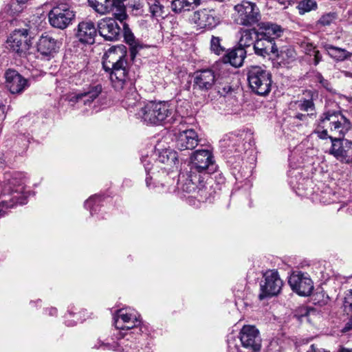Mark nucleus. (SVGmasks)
Here are the masks:
<instances>
[{"instance_id":"1","label":"nucleus","mask_w":352,"mask_h":352,"mask_svg":"<svg viewBox=\"0 0 352 352\" xmlns=\"http://www.w3.org/2000/svg\"><path fill=\"white\" fill-rule=\"evenodd\" d=\"M126 50L124 46L110 47L103 56V68L109 72V78L115 89H120L130 77L126 60Z\"/></svg>"},{"instance_id":"2","label":"nucleus","mask_w":352,"mask_h":352,"mask_svg":"<svg viewBox=\"0 0 352 352\" xmlns=\"http://www.w3.org/2000/svg\"><path fill=\"white\" fill-rule=\"evenodd\" d=\"M351 127L350 120L340 111H327L318 120L313 133L321 140H327L331 135L344 138Z\"/></svg>"},{"instance_id":"3","label":"nucleus","mask_w":352,"mask_h":352,"mask_svg":"<svg viewBox=\"0 0 352 352\" xmlns=\"http://www.w3.org/2000/svg\"><path fill=\"white\" fill-rule=\"evenodd\" d=\"M135 115L147 124H173L177 121V118L174 117L173 109L169 103L164 101H149L140 107Z\"/></svg>"},{"instance_id":"4","label":"nucleus","mask_w":352,"mask_h":352,"mask_svg":"<svg viewBox=\"0 0 352 352\" xmlns=\"http://www.w3.org/2000/svg\"><path fill=\"white\" fill-rule=\"evenodd\" d=\"M27 194L24 181L19 174H14L7 179L0 197V216L17 204H25Z\"/></svg>"},{"instance_id":"5","label":"nucleus","mask_w":352,"mask_h":352,"mask_svg":"<svg viewBox=\"0 0 352 352\" xmlns=\"http://www.w3.org/2000/svg\"><path fill=\"white\" fill-rule=\"evenodd\" d=\"M282 28L275 23H262L258 30L256 39L252 49L259 56L266 57L277 52L275 39L281 36Z\"/></svg>"},{"instance_id":"6","label":"nucleus","mask_w":352,"mask_h":352,"mask_svg":"<svg viewBox=\"0 0 352 352\" xmlns=\"http://www.w3.org/2000/svg\"><path fill=\"white\" fill-rule=\"evenodd\" d=\"M247 78L252 91L258 96H267L272 88V74L260 66H251L248 68Z\"/></svg>"},{"instance_id":"7","label":"nucleus","mask_w":352,"mask_h":352,"mask_svg":"<svg viewBox=\"0 0 352 352\" xmlns=\"http://www.w3.org/2000/svg\"><path fill=\"white\" fill-rule=\"evenodd\" d=\"M76 12L67 3H60L54 6L48 13L50 25L56 28L64 30L74 20Z\"/></svg>"},{"instance_id":"8","label":"nucleus","mask_w":352,"mask_h":352,"mask_svg":"<svg viewBox=\"0 0 352 352\" xmlns=\"http://www.w3.org/2000/svg\"><path fill=\"white\" fill-rule=\"evenodd\" d=\"M234 21L241 25L249 26L256 23L261 18L260 11L256 3L243 1L234 8Z\"/></svg>"},{"instance_id":"9","label":"nucleus","mask_w":352,"mask_h":352,"mask_svg":"<svg viewBox=\"0 0 352 352\" xmlns=\"http://www.w3.org/2000/svg\"><path fill=\"white\" fill-rule=\"evenodd\" d=\"M29 33V30L26 28L14 30L7 38V48L20 56H25L32 45Z\"/></svg>"},{"instance_id":"10","label":"nucleus","mask_w":352,"mask_h":352,"mask_svg":"<svg viewBox=\"0 0 352 352\" xmlns=\"http://www.w3.org/2000/svg\"><path fill=\"white\" fill-rule=\"evenodd\" d=\"M190 171L193 174L211 173L215 170L212 153L206 149L197 150L190 157Z\"/></svg>"},{"instance_id":"11","label":"nucleus","mask_w":352,"mask_h":352,"mask_svg":"<svg viewBox=\"0 0 352 352\" xmlns=\"http://www.w3.org/2000/svg\"><path fill=\"white\" fill-rule=\"evenodd\" d=\"M283 285V282L276 270L266 271L260 283V294L258 298L263 300L265 298L278 295Z\"/></svg>"},{"instance_id":"12","label":"nucleus","mask_w":352,"mask_h":352,"mask_svg":"<svg viewBox=\"0 0 352 352\" xmlns=\"http://www.w3.org/2000/svg\"><path fill=\"white\" fill-rule=\"evenodd\" d=\"M133 332H119L117 342H104L98 340L99 345H95L94 347L102 348L104 350H112L119 352H136L137 346L133 339Z\"/></svg>"},{"instance_id":"13","label":"nucleus","mask_w":352,"mask_h":352,"mask_svg":"<svg viewBox=\"0 0 352 352\" xmlns=\"http://www.w3.org/2000/svg\"><path fill=\"white\" fill-rule=\"evenodd\" d=\"M239 338L242 346L249 352H259L262 339L258 329L253 325H244L240 331Z\"/></svg>"},{"instance_id":"14","label":"nucleus","mask_w":352,"mask_h":352,"mask_svg":"<svg viewBox=\"0 0 352 352\" xmlns=\"http://www.w3.org/2000/svg\"><path fill=\"white\" fill-rule=\"evenodd\" d=\"M329 139L331 142L329 154L342 163H352V142L344 138H332V135Z\"/></svg>"},{"instance_id":"15","label":"nucleus","mask_w":352,"mask_h":352,"mask_svg":"<svg viewBox=\"0 0 352 352\" xmlns=\"http://www.w3.org/2000/svg\"><path fill=\"white\" fill-rule=\"evenodd\" d=\"M292 291L299 296H308L314 290V283L309 276L301 272H293L288 280Z\"/></svg>"},{"instance_id":"16","label":"nucleus","mask_w":352,"mask_h":352,"mask_svg":"<svg viewBox=\"0 0 352 352\" xmlns=\"http://www.w3.org/2000/svg\"><path fill=\"white\" fill-rule=\"evenodd\" d=\"M190 21L200 29H212L220 23V19L215 11L210 9H200L195 11L192 14Z\"/></svg>"},{"instance_id":"17","label":"nucleus","mask_w":352,"mask_h":352,"mask_svg":"<svg viewBox=\"0 0 352 352\" xmlns=\"http://www.w3.org/2000/svg\"><path fill=\"white\" fill-rule=\"evenodd\" d=\"M6 86L12 94H20L30 86L28 79L14 69H8L5 73Z\"/></svg>"},{"instance_id":"18","label":"nucleus","mask_w":352,"mask_h":352,"mask_svg":"<svg viewBox=\"0 0 352 352\" xmlns=\"http://www.w3.org/2000/svg\"><path fill=\"white\" fill-rule=\"evenodd\" d=\"M217 80L214 66L210 69L197 71L194 76V86L201 91H206L211 89Z\"/></svg>"},{"instance_id":"19","label":"nucleus","mask_w":352,"mask_h":352,"mask_svg":"<svg viewBox=\"0 0 352 352\" xmlns=\"http://www.w3.org/2000/svg\"><path fill=\"white\" fill-rule=\"evenodd\" d=\"M100 35L107 41H117L120 36L121 28L113 18L102 19L98 23Z\"/></svg>"},{"instance_id":"20","label":"nucleus","mask_w":352,"mask_h":352,"mask_svg":"<svg viewBox=\"0 0 352 352\" xmlns=\"http://www.w3.org/2000/svg\"><path fill=\"white\" fill-rule=\"evenodd\" d=\"M102 90V88L100 85L89 86L86 89H84L82 92L71 96L69 102H71L72 105L77 103L78 107L82 105L90 107L101 94Z\"/></svg>"},{"instance_id":"21","label":"nucleus","mask_w":352,"mask_h":352,"mask_svg":"<svg viewBox=\"0 0 352 352\" xmlns=\"http://www.w3.org/2000/svg\"><path fill=\"white\" fill-rule=\"evenodd\" d=\"M127 81L129 82H125L122 87L120 89H116L117 91H121L124 89H126L128 91L125 94L124 98L122 101V106L132 111V109L138 107V106L140 105V99L141 97L140 94L137 92L136 89L134 86V80L131 78V77H128Z\"/></svg>"},{"instance_id":"22","label":"nucleus","mask_w":352,"mask_h":352,"mask_svg":"<svg viewBox=\"0 0 352 352\" xmlns=\"http://www.w3.org/2000/svg\"><path fill=\"white\" fill-rule=\"evenodd\" d=\"M96 35L97 29L91 21H83L78 23L76 36L80 43L93 44Z\"/></svg>"},{"instance_id":"23","label":"nucleus","mask_w":352,"mask_h":352,"mask_svg":"<svg viewBox=\"0 0 352 352\" xmlns=\"http://www.w3.org/2000/svg\"><path fill=\"white\" fill-rule=\"evenodd\" d=\"M198 142L197 133L193 129L180 131L176 138V146L181 151L193 149Z\"/></svg>"},{"instance_id":"24","label":"nucleus","mask_w":352,"mask_h":352,"mask_svg":"<svg viewBox=\"0 0 352 352\" xmlns=\"http://www.w3.org/2000/svg\"><path fill=\"white\" fill-rule=\"evenodd\" d=\"M201 178V175L193 174L189 170L186 173H181L178 180L182 183L181 188L184 192L194 193L196 192Z\"/></svg>"},{"instance_id":"25","label":"nucleus","mask_w":352,"mask_h":352,"mask_svg":"<svg viewBox=\"0 0 352 352\" xmlns=\"http://www.w3.org/2000/svg\"><path fill=\"white\" fill-rule=\"evenodd\" d=\"M57 41L48 34H43L37 43V50L43 56L50 58L56 52Z\"/></svg>"},{"instance_id":"26","label":"nucleus","mask_w":352,"mask_h":352,"mask_svg":"<svg viewBox=\"0 0 352 352\" xmlns=\"http://www.w3.org/2000/svg\"><path fill=\"white\" fill-rule=\"evenodd\" d=\"M178 162V156L176 151L170 148H166L159 152L158 157L155 161L157 164L165 165L162 169L170 170L175 166Z\"/></svg>"},{"instance_id":"27","label":"nucleus","mask_w":352,"mask_h":352,"mask_svg":"<svg viewBox=\"0 0 352 352\" xmlns=\"http://www.w3.org/2000/svg\"><path fill=\"white\" fill-rule=\"evenodd\" d=\"M322 47L325 50L327 54L337 62L350 60L352 57V52L342 47H336L329 43H323Z\"/></svg>"},{"instance_id":"28","label":"nucleus","mask_w":352,"mask_h":352,"mask_svg":"<svg viewBox=\"0 0 352 352\" xmlns=\"http://www.w3.org/2000/svg\"><path fill=\"white\" fill-rule=\"evenodd\" d=\"M248 50L243 47H237L227 53L223 58L224 63H230L235 67H239L243 65Z\"/></svg>"},{"instance_id":"29","label":"nucleus","mask_w":352,"mask_h":352,"mask_svg":"<svg viewBox=\"0 0 352 352\" xmlns=\"http://www.w3.org/2000/svg\"><path fill=\"white\" fill-rule=\"evenodd\" d=\"M201 0H173L170 8L173 12L176 14L182 12L189 11L195 7L199 6Z\"/></svg>"},{"instance_id":"30","label":"nucleus","mask_w":352,"mask_h":352,"mask_svg":"<svg viewBox=\"0 0 352 352\" xmlns=\"http://www.w3.org/2000/svg\"><path fill=\"white\" fill-rule=\"evenodd\" d=\"M258 31L255 29H247L241 31V37L239 41V47L248 50L252 45H254Z\"/></svg>"},{"instance_id":"31","label":"nucleus","mask_w":352,"mask_h":352,"mask_svg":"<svg viewBox=\"0 0 352 352\" xmlns=\"http://www.w3.org/2000/svg\"><path fill=\"white\" fill-rule=\"evenodd\" d=\"M123 34L126 43L129 44L131 48V54L133 56L135 54L138 50L142 48V45L139 41L135 39L133 34L126 23L123 24Z\"/></svg>"},{"instance_id":"32","label":"nucleus","mask_w":352,"mask_h":352,"mask_svg":"<svg viewBox=\"0 0 352 352\" xmlns=\"http://www.w3.org/2000/svg\"><path fill=\"white\" fill-rule=\"evenodd\" d=\"M149 11L153 17L164 18L167 16V10L160 0H148Z\"/></svg>"},{"instance_id":"33","label":"nucleus","mask_w":352,"mask_h":352,"mask_svg":"<svg viewBox=\"0 0 352 352\" xmlns=\"http://www.w3.org/2000/svg\"><path fill=\"white\" fill-rule=\"evenodd\" d=\"M90 7L100 14H106L111 11L112 0H88Z\"/></svg>"},{"instance_id":"34","label":"nucleus","mask_w":352,"mask_h":352,"mask_svg":"<svg viewBox=\"0 0 352 352\" xmlns=\"http://www.w3.org/2000/svg\"><path fill=\"white\" fill-rule=\"evenodd\" d=\"M136 315L137 314L129 311L127 309H120L117 310L113 316L115 327L116 328H123V326L121 325L131 319L132 316Z\"/></svg>"},{"instance_id":"35","label":"nucleus","mask_w":352,"mask_h":352,"mask_svg":"<svg viewBox=\"0 0 352 352\" xmlns=\"http://www.w3.org/2000/svg\"><path fill=\"white\" fill-rule=\"evenodd\" d=\"M274 54H276L285 65L293 63L296 58V52L294 49L291 47H284L280 50V53L277 51Z\"/></svg>"},{"instance_id":"36","label":"nucleus","mask_w":352,"mask_h":352,"mask_svg":"<svg viewBox=\"0 0 352 352\" xmlns=\"http://www.w3.org/2000/svg\"><path fill=\"white\" fill-rule=\"evenodd\" d=\"M29 0H14L6 6V11L10 15L18 14L21 12Z\"/></svg>"},{"instance_id":"37","label":"nucleus","mask_w":352,"mask_h":352,"mask_svg":"<svg viewBox=\"0 0 352 352\" xmlns=\"http://www.w3.org/2000/svg\"><path fill=\"white\" fill-rule=\"evenodd\" d=\"M296 8L300 15L307 12L316 10L318 8V4L314 0H302L298 2Z\"/></svg>"},{"instance_id":"38","label":"nucleus","mask_w":352,"mask_h":352,"mask_svg":"<svg viewBox=\"0 0 352 352\" xmlns=\"http://www.w3.org/2000/svg\"><path fill=\"white\" fill-rule=\"evenodd\" d=\"M296 109L309 113L310 116L314 114L315 106L311 99L300 100L296 102Z\"/></svg>"},{"instance_id":"39","label":"nucleus","mask_w":352,"mask_h":352,"mask_svg":"<svg viewBox=\"0 0 352 352\" xmlns=\"http://www.w3.org/2000/svg\"><path fill=\"white\" fill-rule=\"evenodd\" d=\"M102 201V197L99 195H94L90 197L85 202V208L90 210V213L93 215L96 212L98 206Z\"/></svg>"},{"instance_id":"40","label":"nucleus","mask_w":352,"mask_h":352,"mask_svg":"<svg viewBox=\"0 0 352 352\" xmlns=\"http://www.w3.org/2000/svg\"><path fill=\"white\" fill-rule=\"evenodd\" d=\"M194 193L195 194V197L198 199L199 201H206L209 199L208 188L204 184L203 178H201V182L198 185V188Z\"/></svg>"},{"instance_id":"41","label":"nucleus","mask_w":352,"mask_h":352,"mask_svg":"<svg viewBox=\"0 0 352 352\" xmlns=\"http://www.w3.org/2000/svg\"><path fill=\"white\" fill-rule=\"evenodd\" d=\"M141 323L140 316L136 315L135 316H132L131 319H130L126 322L124 323L121 326H123V328H116L120 330H130L133 328L138 327Z\"/></svg>"},{"instance_id":"42","label":"nucleus","mask_w":352,"mask_h":352,"mask_svg":"<svg viewBox=\"0 0 352 352\" xmlns=\"http://www.w3.org/2000/svg\"><path fill=\"white\" fill-rule=\"evenodd\" d=\"M210 49L217 54H220L224 52L225 48L221 45V38L218 36H212L210 41Z\"/></svg>"},{"instance_id":"43","label":"nucleus","mask_w":352,"mask_h":352,"mask_svg":"<svg viewBox=\"0 0 352 352\" xmlns=\"http://www.w3.org/2000/svg\"><path fill=\"white\" fill-rule=\"evenodd\" d=\"M337 19V15L335 12H329L321 16L319 19L318 23L322 25H329Z\"/></svg>"},{"instance_id":"44","label":"nucleus","mask_w":352,"mask_h":352,"mask_svg":"<svg viewBox=\"0 0 352 352\" xmlns=\"http://www.w3.org/2000/svg\"><path fill=\"white\" fill-rule=\"evenodd\" d=\"M344 311L349 314L352 311V289L347 291L343 300Z\"/></svg>"},{"instance_id":"45","label":"nucleus","mask_w":352,"mask_h":352,"mask_svg":"<svg viewBox=\"0 0 352 352\" xmlns=\"http://www.w3.org/2000/svg\"><path fill=\"white\" fill-rule=\"evenodd\" d=\"M114 19L117 21H119L120 23L123 25L124 23H126L124 21L127 18V14L125 10V8L123 7H120L118 9L117 12H114Z\"/></svg>"},{"instance_id":"46","label":"nucleus","mask_w":352,"mask_h":352,"mask_svg":"<svg viewBox=\"0 0 352 352\" xmlns=\"http://www.w3.org/2000/svg\"><path fill=\"white\" fill-rule=\"evenodd\" d=\"M129 6L133 10H135L137 11L141 10L144 6V1L143 0H131L129 3Z\"/></svg>"},{"instance_id":"47","label":"nucleus","mask_w":352,"mask_h":352,"mask_svg":"<svg viewBox=\"0 0 352 352\" xmlns=\"http://www.w3.org/2000/svg\"><path fill=\"white\" fill-rule=\"evenodd\" d=\"M141 160H142V163L143 164V165L144 166L146 172L148 174L151 170V167L150 166V165L151 164V162H152L151 157H148V155L144 156V157H142Z\"/></svg>"},{"instance_id":"48","label":"nucleus","mask_w":352,"mask_h":352,"mask_svg":"<svg viewBox=\"0 0 352 352\" xmlns=\"http://www.w3.org/2000/svg\"><path fill=\"white\" fill-rule=\"evenodd\" d=\"M309 179H302V182H298L294 181L293 177H292L290 183L293 186L294 188H296L298 190H300L301 189H304L303 184L304 183L309 182Z\"/></svg>"},{"instance_id":"49","label":"nucleus","mask_w":352,"mask_h":352,"mask_svg":"<svg viewBox=\"0 0 352 352\" xmlns=\"http://www.w3.org/2000/svg\"><path fill=\"white\" fill-rule=\"evenodd\" d=\"M228 344L229 352H240L239 347L235 344L234 340H228Z\"/></svg>"},{"instance_id":"50","label":"nucleus","mask_w":352,"mask_h":352,"mask_svg":"<svg viewBox=\"0 0 352 352\" xmlns=\"http://www.w3.org/2000/svg\"><path fill=\"white\" fill-rule=\"evenodd\" d=\"M154 188H156V191L158 192H169L170 190V186H166L164 184H160L155 185L153 186Z\"/></svg>"},{"instance_id":"51","label":"nucleus","mask_w":352,"mask_h":352,"mask_svg":"<svg viewBox=\"0 0 352 352\" xmlns=\"http://www.w3.org/2000/svg\"><path fill=\"white\" fill-rule=\"evenodd\" d=\"M232 87L229 85H225L222 89H219L218 92L223 96H226L228 94H229L232 91Z\"/></svg>"},{"instance_id":"52","label":"nucleus","mask_w":352,"mask_h":352,"mask_svg":"<svg viewBox=\"0 0 352 352\" xmlns=\"http://www.w3.org/2000/svg\"><path fill=\"white\" fill-rule=\"evenodd\" d=\"M318 80L319 82L327 89H330V83L329 81L326 79H324L321 75H319L318 76Z\"/></svg>"},{"instance_id":"53","label":"nucleus","mask_w":352,"mask_h":352,"mask_svg":"<svg viewBox=\"0 0 352 352\" xmlns=\"http://www.w3.org/2000/svg\"><path fill=\"white\" fill-rule=\"evenodd\" d=\"M314 63L315 65H318L319 62L322 60V56L318 50L314 51Z\"/></svg>"},{"instance_id":"54","label":"nucleus","mask_w":352,"mask_h":352,"mask_svg":"<svg viewBox=\"0 0 352 352\" xmlns=\"http://www.w3.org/2000/svg\"><path fill=\"white\" fill-rule=\"evenodd\" d=\"M352 330V316L349 318L348 322L345 324V326L342 329L343 332H347Z\"/></svg>"},{"instance_id":"55","label":"nucleus","mask_w":352,"mask_h":352,"mask_svg":"<svg viewBox=\"0 0 352 352\" xmlns=\"http://www.w3.org/2000/svg\"><path fill=\"white\" fill-rule=\"evenodd\" d=\"M308 116H311L309 113L307 114L297 113L295 118L300 120H305Z\"/></svg>"},{"instance_id":"56","label":"nucleus","mask_w":352,"mask_h":352,"mask_svg":"<svg viewBox=\"0 0 352 352\" xmlns=\"http://www.w3.org/2000/svg\"><path fill=\"white\" fill-rule=\"evenodd\" d=\"M342 74L346 78H352V72L349 71H342Z\"/></svg>"},{"instance_id":"57","label":"nucleus","mask_w":352,"mask_h":352,"mask_svg":"<svg viewBox=\"0 0 352 352\" xmlns=\"http://www.w3.org/2000/svg\"><path fill=\"white\" fill-rule=\"evenodd\" d=\"M151 179L152 178L150 177H146V186L149 188H151Z\"/></svg>"},{"instance_id":"58","label":"nucleus","mask_w":352,"mask_h":352,"mask_svg":"<svg viewBox=\"0 0 352 352\" xmlns=\"http://www.w3.org/2000/svg\"><path fill=\"white\" fill-rule=\"evenodd\" d=\"M56 312H57V310L56 308L51 307L49 309V314L51 316L55 315L56 314Z\"/></svg>"},{"instance_id":"59","label":"nucleus","mask_w":352,"mask_h":352,"mask_svg":"<svg viewBox=\"0 0 352 352\" xmlns=\"http://www.w3.org/2000/svg\"><path fill=\"white\" fill-rule=\"evenodd\" d=\"M340 352H352V348L347 349V348L342 347L340 349Z\"/></svg>"},{"instance_id":"60","label":"nucleus","mask_w":352,"mask_h":352,"mask_svg":"<svg viewBox=\"0 0 352 352\" xmlns=\"http://www.w3.org/2000/svg\"><path fill=\"white\" fill-rule=\"evenodd\" d=\"M74 323L75 322H70L69 321H66V324H67V326H72V325L74 324Z\"/></svg>"},{"instance_id":"61","label":"nucleus","mask_w":352,"mask_h":352,"mask_svg":"<svg viewBox=\"0 0 352 352\" xmlns=\"http://www.w3.org/2000/svg\"><path fill=\"white\" fill-rule=\"evenodd\" d=\"M4 118L3 112L0 111V120Z\"/></svg>"}]
</instances>
